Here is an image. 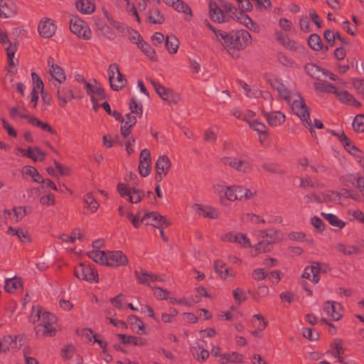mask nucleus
<instances>
[{"instance_id": "nucleus-1", "label": "nucleus", "mask_w": 364, "mask_h": 364, "mask_svg": "<svg viewBox=\"0 0 364 364\" xmlns=\"http://www.w3.org/2000/svg\"><path fill=\"white\" fill-rule=\"evenodd\" d=\"M269 82L272 87L276 90L279 96L288 102L293 112L299 117L303 124L313 134V125L309 118L307 106L300 95L295 90L294 85H288L276 77L269 78Z\"/></svg>"}, {"instance_id": "nucleus-2", "label": "nucleus", "mask_w": 364, "mask_h": 364, "mask_svg": "<svg viewBox=\"0 0 364 364\" xmlns=\"http://www.w3.org/2000/svg\"><path fill=\"white\" fill-rule=\"evenodd\" d=\"M215 39L219 41L227 52L235 58L238 56L239 51L243 50L252 42L250 33L245 30L236 31L227 33L221 30L215 29L210 26Z\"/></svg>"}, {"instance_id": "nucleus-3", "label": "nucleus", "mask_w": 364, "mask_h": 364, "mask_svg": "<svg viewBox=\"0 0 364 364\" xmlns=\"http://www.w3.org/2000/svg\"><path fill=\"white\" fill-rule=\"evenodd\" d=\"M30 321L33 323L40 321V323L35 327L38 336H53L58 328L57 317L38 306H33Z\"/></svg>"}, {"instance_id": "nucleus-4", "label": "nucleus", "mask_w": 364, "mask_h": 364, "mask_svg": "<svg viewBox=\"0 0 364 364\" xmlns=\"http://www.w3.org/2000/svg\"><path fill=\"white\" fill-rule=\"evenodd\" d=\"M213 190L218 194L221 200L227 199L230 201L247 200L252 199L256 194V191L244 186H225L221 183L213 185Z\"/></svg>"}, {"instance_id": "nucleus-5", "label": "nucleus", "mask_w": 364, "mask_h": 364, "mask_svg": "<svg viewBox=\"0 0 364 364\" xmlns=\"http://www.w3.org/2000/svg\"><path fill=\"white\" fill-rule=\"evenodd\" d=\"M208 7L210 17L213 21L216 23L229 21L235 11V8L229 3H224L223 9H220L215 1H210Z\"/></svg>"}, {"instance_id": "nucleus-6", "label": "nucleus", "mask_w": 364, "mask_h": 364, "mask_svg": "<svg viewBox=\"0 0 364 364\" xmlns=\"http://www.w3.org/2000/svg\"><path fill=\"white\" fill-rule=\"evenodd\" d=\"M258 232L263 239L255 246V250L259 253L269 251V245L279 242L284 239L283 234L274 230H269L267 231L259 230Z\"/></svg>"}, {"instance_id": "nucleus-7", "label": "nucleus", "mask_w": 364, "mask_h": 364, "mask_svg": "<svg viewBox=\"0 0 364 364\" xmlns=\"http://www.w3.org/2000/svg\"><path fill=\"white\" fill-rule=\"evenodd\" d=\"M220 161L224 165L229 166L240 173H247L252 170V161L245 156L240 157L226 156L222 157Z\"/></svg>"}, {"instance_id": "nucleus-8", "label": "nucleus", "mask_w": 364, "mask_h": 364, "mask_svg": "<svg viewBox=\"0 0 364 364\" xmlns=\"http://www.w3.org/2000/svg\"><path fill=\"white\" fill-rule=\"evenodd\" d=\"M75 276L80 280L90 283H97L99 277L97 270L89 263L82 262L76 265L74 269Z\"/></svg>"}, {"instance_id": "nucleus-9", "label": "nucleus", "mask_w": 364, "mask_h": 364, "mask_svg": "<svg viewBox=\"0 0 364 364\" xmlns=\"http://www.w3.org/2000/svg\"><path fill=\"white\" fill-rule=\"evenodd\" d=\"M328 270L329 267L326 264L312 262L304 268L302 277L314 283H318L320 280V274Z\"/></svg>"}, {"instance_id": "nucleus-10", "label": "nucleus", "mask_w": 364, "mask_h": 364, "mask_svg": "<svg viewBox=\"0 0 364 364\" xmlns=\"http://www.w3.org/2000/svg\"><path fill=\"white\" fill-rule=\"evenodd\" d=\"M110 86L113 90L118 91L125 87L127 79L122 75L116 63L111 64L107 70Z\"/></svg>"}, {"instance_id": "nucleus-11", "label": "nucleus", "mask_w": 364, "mask_h": 364, "mask_svg": "<svg viewBox=\"0 0 364 364\" xmlns=\"http://www.w3.org/2000/svg\"><path fill=\"white\" fill-rule=\"evenodd\" d=\"M70 29L73 33L85 40L90 39L92 31L88 24L77 17H73L70 22Z\"/></svg>"}, {"instance_id": "nucleus-12", "label": "nucleus", "mask_w": 364, "mask_h": 364, "mask_svg": "<svg viewBox=\"0 0 364 364\" xmlns=\"http://www.w3.org/2000/svg\"><path fill=\"white\" fill-rule=\"evenodd\" d=\"M223 242L235 243L242 248L252 247V243L247 235L242 232H226L220 235Z\"/></svg>"}, {"instance_id": "nucleus-13", "label": "nucleus", "mask_w": 364, "mask_h": 364, "mask_svg": "<svg viewBox=\"0 0 364 364\" xmlns=\"http://www.w3.org/2000/svg\"><path fill=\"white\" fill-rule=\"evenodd\" d=\"M151 83L154 87L156 93L163 100L167 102L169 104H176L181 100L180 95L174 92L172 90L165 87L161 84L157 83L153 80H151Z\"/></svg>"}, {"instance_id": "nucleus-14", "label": "nucleus", "mask_w": 364, "mask_h": 364, "mask_svg": "<svg viewBox=\"0 0 364 364\" xmlns=\"http://www.w3.org/2000/svg\"><path fill=\"white\" fill-rule=\"evenodd\" d=\"M23 345V338L15 335H6L0 339V353L17 350Z\"/></svg>"}, {"instance_id": "nucleus-15", "label": "nucleus", "mask_w": 364, "mask_h": 364, "mask_svg": "<svg viewBox=\"0 0 364 364\" xmlns=\"http://www.w3.org/2000/svg\"><path fill=\"white\" fill-rule=\"evenodd\" d=\"M144 223L158 229H164L171 225L164 216L157 212H150L144 214Z\"/></svg>"}, {"instance_id": "nucleus-16", "label": "nucleus", "mask_w": 364, "mask_h": 364, "mask_svg": "<svg viewBox=\"0 0 364 364\" xmlns=\"http://www.w3.org/2000/svg\"><path fill=\"white\" fill-rule=\"evenodd\" d=\"M117 191L122 198L132 203L140 202L143 196L142 192L139 189L129 188L123 183L117 185Z\"/></svg>"}, {"instance_id": "nucleus-17", "label": "nucleus", "mask_w": 364, "mask_h": 364, "mask_svg": "<svg viewBox=\"0 0 364 364\" xmlns=\"http://www.w3.org/2000/svg\"><path fill=\"white\" fill-rule=\"evenodd\" d=\"M84 88L91 101L102 100L106 98L103 88L95 79H91L87 83H85Z\"/></svg>"}, {"instance_id": "nucleus-18", "label": "nucleus", "mask_w": 364, "mask_h": 364, "mask_svg": "<svg viewBox=\"0 0 364 364\" xmlns=\"http://www.w3.org/2000/svg\"><path fill=\"white\" fill-rule=\"evenodd\" d=\"M171 167V162L168 156H160L155 164L156 180L161 181L165 178Z\"/></svg>"}, {"instance_id": "nucleus-19", "label": "nucleus", "mask_w": 364, "mask_h": 364, "mask_svg": "<svg viewBox=\"0 0 364 364\" xmlns=\"http://www.w3.org/2000/svg\"><path fill=\"white\" fill-rule=\"evenodd\" d=\"M56 90L58 105L61 107H64L68 102L75 97V94L70 86H60L55 85Z\"/></svg>"}, {"instance_id": "nucleus-20", "label": "nucleus", "mask_w": 364, "mask_h": 364, "mask_svg": "<svg viewBox=\"0 0 364 364\" xmlns=\"http://www.w3.org/2000/svg\"><path fill=\"white\" fill-rule=\"evenodd\" d=\"M191 210L198 215L215 219L218 218V211L213 207L201 205L198 203L192 204L190 206Z\"/></svg>"}, {"instance_id": "nucleus-21", "label": "nucleus", "mask_w": 364, "mask_h": 364, "mask_svg": "<svg viewBox=\"0 0 364 364\" xmlns=\"http://www.w3.org/2000/svg\"><path fill=\"white\" fill-rule=\"evenodd\" d=\"M48 66V71L52 77L59 84L63 83L66 80V75L64 70L55 63L54 59L52 57H49L47 60Z\"/></svg>"}, {"instance_id": "nucleus-22", "label": "nucleus", "mask_w": 364, "mask_h": 364, "mask_svg": "<svg viewBox=\"0 0 364 364\" xmlns=\"http://www.w3.org/2000/svg\"><path fill=\"white\" fill-rule=\"evenodd\" d=\"M251 326L255 329L250 332L256 338L262 337V331L266 328L267 323L261 314H254L250 320Z\"/></svg>"}, {"instance_id": "nucleus-23", "label": "nucleus", "mask_w": 364, "mask_h": 364, "mask_svg": "<svg viewBox=\"0 0 364 364\" xmlns=\"http://www.w3.org/2000/svg\"><path fill=\"white\" fill-rule=\"evenodd\" d=\"M334 134L337 136L342 146L349 154L355 157L360 156L361 151L360 149L355 146L353 142L347 137L343 131H338Z\"/></svg>"}, {"instance_id": "nucleus-24", "label": "nucleus", "mask_w": 364, "mask_h": 364, "mask_svg": "<svg viewBox=\"0 0 364 364\" xmlns=\"http://www.w3.org/2000/svg\"><path fill=\"white\" fill-rule=\"evenodd\" d=\"M165 4L171 6L176 11L183 13L186 21H191L192 12L191 8L181 0H163Z\"/></svg>"}, {"instance_id": "nucleus-25", "label": "nucleus", "mask_w": 364, "mask_h": 364, "mask_svg": "<svg viewBox=\"0 0 364 364\" xmlns=\"http://www.w3.org/2000/svg\"><path fill=\"white\" fill-rule=\"evenodd\" d=\"M18 11L13 0H0V16L4 18L14 17Z\"/></svg>"}, {"instance_id": "nucleus-26", "label": "nucleus", "mask_w": 364, "mask_h": 364, "mask_svg": "<svg viewBox=\"0 0 364 364\" xmlns=\"http://www.w3.org/2000/svg\"><path fill=\"white\" fill-rule=\"evenodd\" d=\"M38 31L39 34L43 38H50L55 32V26L53 21L48 18H43L38 23Z\"/></svg>"}, {"instance_id": "nucleus-27", "label": "nucleus", "mask_w": 364, "mask_h": 364, "mask_svg": "<svg viewBox=\"0 0 364 364\" xmlns=\"http://www.w3.org/2000/svg\"><path fill=\"white\" fill-rule=\"evenodd\" d=\"M128 263L127 256L119 250L108 252L107 266L119 267Z\"/></svg>"}, {"instance_id": "nucleus-28", "label": "nucleus", "mask_w": 364, "mask_h": 364, "mask_svg": "<svg viewBox=\"0 0 364 364\" xmlns=\"http://www.w3.org/2000/svg\"><path fill=\"white\" fill-rule=\"evenodd\" d=\"M323 309L334 321H338L343 315V309L338 302L327 301L323 304Z\"/></svg>"}, {"instance_id": "nucleus-29", "label": "nucleus", "mask_w": 364, "mask_h": 364, "mask_svg": "<svg viewBox=\"0 0 364 364\" xmlns=\"http://www.w3.org/2000/svg\"><path fill=\"white\" fill-rule=\"evenodd\" d=\"M214 269L218 274L225 280L232 281L236 277V272L232 269L228 268L221 261L217 260L214 262Z\"/></svg>"}, {"instance_id": "nucleus-30", "label": "nucleus", "mask_w": 364, "mask_h": 364, "mask_svg": "<svg viewBox=\"0 0 364 364\" xmlns=\"http://www.w3.org/2000/svg\"><path fill=\"white\" fill-rule=\"evenodd\" d=\"M334 95L336 96L337 99L343 104L354 107L360 105L358 101L346 90L340 89L338 87H336Z\"/></svg>"}, {"instance_id": "nucleus-31", "label": "nucleus", "mask_w": 364, "mask_h": 364, "mask_svg": "<svg viewBox=\"0 0 364 364\" xmlns=\"http://www.w3.org/2000/svg\"><path fill=\"white\" fill-rule=\"evenodd\" d=\"M117 337L124 345L143 347L147 346L148 344L147 340L142 337L122 333L117 334Z\"/></svg>"}, {"instance_id": "nucleus-32", "label": "nucleus", "mask_w": 364, "mask_h": 364, "mask_svg": "<svg viewBox=\"0 0 364 364\" xmlns=\"http://www.w3.org/2000/svg\"><path fill=\"white\" fill-rule=\"evenodd\" d=\"M26 215V208L18 206L12 210H6L3 213L4 218H9L14 222H18Z\"/></svg>"}, {"instance_id": "nucleus-33", "label": "nucleus", "mask_w": 364, "mask_h": 364, "mask_svg": "<svg viewBox=\"0 0 364 364\" xmlns=\"http://www.w3.org/2000/svg\"><path fill=\"white\" fill-rule=\"evenodd\" d=\"M6 233L10 235L16 236L23 245H28L31 242V236L30 232L23 228L14 229L9 228Z\"/></svg>"}, {"instance_id": "nucleus-34", "label": "nucleus", "mask_w": 364, "mask_h": 364, "mask_svg": "<svg viewBox=\"0 0 364 364\" xmlns=\"http://www.w3.org/2000/svg\"><path fill=\"white\" fill-rule=\"evenodd\" d=\"M23 289V284L21 278L13 277L5 279L4 289L9 294H15Z\"/></svg>"}, {"instance_id": "nucleus-35", "label": "nucleus", "mask_w": 364, "mask_h": 364, "mask_svg": "<svg viewBox=\"0 0 364 364\" xmlns=\"http://www.w3.org/2000/svg\"><path fill=\"white\" fill-rule=\"evenodd\" d=\"M134 38L136 39V43L138 45L139 48H140L149 58L152 60H156V54L154 49L152 48L149 44L144 41L139 33H136V36H134Z\"/></svg>"}, {"instance_id": "nucleus-36", "label": "nucleus", "mask_w": 364, "mask_h": 364, "mask_svg": "<svg viewBox=\"0 0 364 364\" xmlns=\"http://www.w3.org/2000/svg\"><path fill=\"white\" fill-rule=\"evenodd\" d=\"M53 291H55V294H57V299H58L59 306L65 311L71 310L73 307V305L68 299H66L64 289L56 284L53 289Z\"/></svg>"}, {"instance_id": "nucleus-37", "label": "nucleus", "mask_w": 364, "mask_h": 364, "mask_svg": "<svg viewBox=\"0 0 364 364\" xmlns=\"http://www.w3.org/2000/svg\"><path fill=\"white\" fill-rule=\"evenodd\" d=\"M121 123L122 124L120 127V133L123 137H127L131 133L130 129L136 124V119L134 115L127 114Z\"/></svg>"}, {"instance_id": "nucleus-38", "label": "nucleus", "mask_w": 364, "mask_h": 364, "mask_svg": "<svg viewBox=\"0 0 364 364\" xmlns=\"http://www.w3.org/2000/svg\"><path fill=\"white\" fill-rule=\"evenodd\" d=\"M343 183L346 186L350 183L364 195V179L358 174H350L346 176L343 179Z\"/></svg>"}, {"instance_id": "nucleus-39", "label": "nucleus", "mask_w": 364, "mask_h": 364, "mask_svg": "<svg viewBox=\"0 0 364 364\" xmlns=\"http://www.w3.org/2000/svg\"><path fill=\"white\" fill-rule=\"evenodd\" d=\"M240 85L245 95L250 98H258L262 95L265 98L269 97L268 92L262 94L256 87H250L244 82H240Z\"/></svg>"}, {"instance_id": "nucleus-40", "label": "nucleus", "mask_w": 364, "mask_h": 364, "mask_svg": "<svg viewBox=\"0 0 364 364\" xmlns=\"http://www.w3.org/2000/svg\"><path fill=\"white\" fill-rule=\"evenodd\" d=\"M127 322L132 330L139 334H146L144 323L137 316L131 315L127 318Z\"/></svg>"}, {"instance_id": "nucleus-41", "label": "nucleus", "mask_w": 364, "mask_h": 364, "mask_svg": "<svg viewBox=\"0 0 364 364\" xmlns=\"http://www.w3.org/2000/svg\"><path fill=\"white\" fill-rule=\"evenodd\" d=\"M87 255L95 262L107 266L108 252L94 249L88 252Z\"/></svg>"}, {"instance_id": "nucleus-42", "label": "nucleus", "mask_w": 364, "mask_h": 364, "mask_svg": "<svg viewBox=\"0 0 364 364\" xmlns=\"http://www.w3.org/2000/svg\"><path fill=\"white\" fill-rule=\"evenodd\" d=\"M266 118L270 126L278 127L284 122L285 115L279 111H274L266 113Z\"/></svg>"}, {"instance_id": "nucleus-43", "label": "nucleus", "mask_w": 364, "mask_h": 364, "mask_svg": "<svg viewBox=\"0 0 364 364\" xmlns=\"http://www.w3.org/2000/svg\"><path fill=\"white\" fill-rule=\"evenodd\" d=\"M21 173L23 176H30L36 183H42L44 182V179L34 166L26 165L22 167Z\"/></svg>"}, {"instance_id": "nucleus-44", "label": "nucleus", "mask_w": 364, "mask_h": 364, "mask_svg": "<svg viewBox=\"0 0 364 364\" xmlns=\"http://www.w3.org/2000/svg\"><path fill=\"white\" fill-rule=\"evenodd\" d=\"M77 9L83 14H90L95 10V5L91 0H79L76 2Z\"/></svg>"}, {"instance_id": "nucleus-45", "label": "nucleus", "mask_w": 364, "mask_h": 364, "mask_svg": "<svg viewBox=\"0 0 364 364\" xmlns=\"http://www.w3.org/2000/svg\"><path fill=\"white\" fill-rule=\"evenodd\" d=\"M147 19L150 23L161 24L164 22L165 18L164 14L158 8L150 9L147 14Z\"/></svg>"}, {"instance_id": "nucleus-46", "label": "nucleus", "mask_w": 364, "mask_h": 364, "mask_svg": "<svg viewBox=\"0 0 364 364\" xmlns=\"http://www.w3.org/2000/svg\"><path fill=\"white\" fill-rule=\"evenodd\" d=\"M306 73L311 77L321 80L323 77L324 69L321 68L319 66L314 63H308L305 66Z\"/></svg>"}, {"instance_id": "nucleus-47", "label": "nucleus", "mask_w": 364, "mask_h": 364, "mask_svg": "<svg viewBox=\"0 0 364 364\" xmlns=\"http://www.w3.org/2000/svg\"><path fill=\"white\" fill-rule=\"evenodd\" d=\"M218 360L223 363H242L243 355L236 352H232L231 353H223L220 355Z\"/></svg>"}, {"instance_id": "nucleus-48", "label": "nucleus", "mask_w": 364, "mask_h": 364, "mask_svg": "<svg viewBox=\"0 0 364 364\" xmlns=\"http://www.w3.org/2000/svg\"><path fill=\"white\" fill-rule=\"evenodd\" d=\"M28 158L33 161H43L46 158V153L43 151L40 147L29 146Z\"/></svg>"}, {"instance_id": "nucleus-49", "label": "nucleus", "mask_w": 364, "mask_h": 364, "mask_svg": "<svg viewBox=\"0 0 364 364\" xmlns=\"http://www.w3.org/2000/svg\"><path fill=\"white\" fill-rule=\"evenodd\" d=\"M335 249L345 255H357L360 252L359 248L354 245H345L343 243H337L335 245Z\"/></svg>"}, {"instance_id": "nucleus-50", "label": "nucleus", "mask_w": 364, "mask_h": 364, "mask_svg": "<svg viewBox=\"0 0 364 364\" xmlns=\"http://www.w3.org/2000/svg\"><path fill=\"white\" fill-rule=\"evenodd\" d=\"M321 215L326 220L328 223L339 229H342L346 226V222L339 219L336 215L332 213H326L324 212L321 213Z\"/></svg>"}, {"instance_id": "nucleus-51", "label": "nucleus", "mask_w": 364, "mask_h": 364, "mask_svg": "<svg viewBox=\"0 0 364 364\" xmlns=\"http://www.w3.org/2000/svg\"><path fill=\"white\" fill-rule=\"evenodd\" d=\"M85 208L90 212H95L99 208V203L93 197L92 194L87 193L84 197Z\"/></svg>"}, {"instance_id": "nucleus-52", "label": "nucleus", "mask_w": 364, "mask_h": 364, "mask_svg": "<svg viewBox=\"0 0 364 364\" xmlns=\"http://www.w3.org/2000/svg\"><path fill=\"white\" fill-rule=\"evenodd\" d=\"M166 47L170 54H175L179 47V41L174 35L166 36Z\"/></svg>"}, {"instance_id": "nucleus-53", "label": "nucleus", "mask_w": 364, "mask_h": 364, "mask_svg": "<svg viewBox=\"0 0 364 364\" xmlns=\"http://www.w3.org/2000/svg\"><path fill=\"white\" fill-rule=\"evenodd\" d=\"M95 26L96 28L101 32V33L105 36V37L111 39L113 38L114 36V33L109 26H107L106 23H105L101 20H97L95 21Z\"/></svg>"}, {"instance_id": "nucleus-54", "label": "nucleus", "mask_w": 364, "mask_h": 364, "mask_svg": "<svg viewBox=\"0 0 364 364\" xmlns=\"http://www.w3.org/2000/svg\"><path fill=\"white\" fill-rule=\"evenodd\" d=\"M238 21L245 25L247 28L254 31H258L259 27L258 26L254 23L252 19L244 13H240L239 16L237 17Z\"/></svg>"}, {"instance_id": "nucleus-55", "label": "nucleus", "mask_w": 364, "mask_h": 364, "mask_svg": "<svg viewBox=\"0 0 364 364\" xmlns=\"http://www.w3.org/2000/svg\"><path fill=\"white\" fill-rule=\"evenodd\" d=\"M347 216L350 221H358L364 223V213L357 208L348 209L346 212Z\"/></svg>"}, {"instance_id": "nucleus-56", "label": "nucleus", "mask_w": 364, "mask_h": 364, "mask_svg": "<svg viewBox=\"0 0 364 364\" xmlns=\"http://www.w3.org/2000/svg\"><path fill=\"white\" fill-rule=\"evenodd\" d=\"M314 87L316 91L320 92L334 94L336 86L328 83L317 82L314 83Z\"/></svg>"}, {"instance_id": "nucleus-57", "label": "nucleus", "mask_w": 364, "mask_h": 364, "mask_svg": "<svg viewBox=\"0 0 364 364\" xmlns=\"http://www.w3.org/2000/svg\"><path fill=\"white\" fill-rule=\"evenodd\" d=\"M153 294L158 300H168L170 301V292L166 289H162L159 287H152Z\"/></svg>"}, {"instance_id": "nucleus-58", "label": "nucleus", "mask_w": 364, "mask_h": 364, "mask_svg": "<svg viewBox=\"0 0 364 364\" xmlns=\"http://www.w3.org/2000/svg\"><path fill=\"white\" fill-rule=\"evenodd\" d=\"M31 77L33 81V88L32 90L34 92H41V95L44 93V85L41 79L38 77V75L36 73H31Z\"/></svg>"}, {"instance_id": "nucleus-59", "label": "nucleus", "mask_w": 364, "mask_h": 364, "mask_svg": "<svg viewBox=\"0 0 364 364\" xmlns=\"http://www.w3.org/2000/svg\"><path fill=\"white\" fill-rule=\"evenodd\" d=\"M308 43L314 50H320L322 48V42L317 34H311L308 40Z\"/></svg>"}, {"instance_id": "nucleus-60", "label": "nucleus", "mask_w": 364, "mask_h": 364, "mask_svg": "<svg viewBox=\"0 0 364 364\" xmlns=\"http://www.w3.org/2000/svg\"><path fill=\"white\" fill-rule=\"evenodd\" d=\"M248 292L252 295L253 299L257 301L259 299L267 296L269 293V289L267 286L260 285L258 287L256 294H254L251 290H248Z\"/></svg>"}, {"instance_id": "nucleus-61", "label": "nucleus", "mask_w": 364, "mask_h": 364, "mask_svg": "<svg viewBox=\"0 0 364 364\" xmlns=\"http://www.w3.org/2000/svg\"><path fill=\"white\" fill-rule=\"evenodd\" d=\"M178 312L175 308H169L168 312L161 313V321L164 323H172L174 321Z\"/></svg>"}, {"instance_id": "nucleus-62", "label": "nucleus", "mask_w": 364, "mask_h": 364, "mask_svg": "<svg viewBox=\"0 0 364 364\" xmlns=\"http://www.w3.org/2000/svg\"><path fill=\"white\" fill-rule=\"evenodd\" d=\"M247 123L250 127L255 131L257 132L258 134H264L266 132L267 127L263 122L256 119L252 120L250 119H247Z\"/></svg>"}, {"instance_id": "nucleus-63", "label": "nucleus", "mask_w": 364, "mask_h": 364, "mask_svg": "<svg viewBox=\"0 0 364 364\" xmlns=\"http://www.w3.org/2000/svg\"><path fill=\"white\" fill-rule=\"evenodd\" d=\"M331 348L333 350V355L336 358L339 362L342 363L343 359L341 355L343 353V350L341 341L340 340H335L331 345Z\"/></svg>"}, {"instance_id": "nucleus-64", "label": "nucleus", "mask_w": 364, "mask_h": 364, "mask_svg": "<svg viewBox=\"0 0 364 364\" xmlns=\"http://www.w3.org/2000/svg\"><path fill=\"white\" fill-rule=\"evenodd\" d=\"M352 126L356 132H363L364 131V114L356 115L353 121Z\"/></svg>"}]
</instances>
